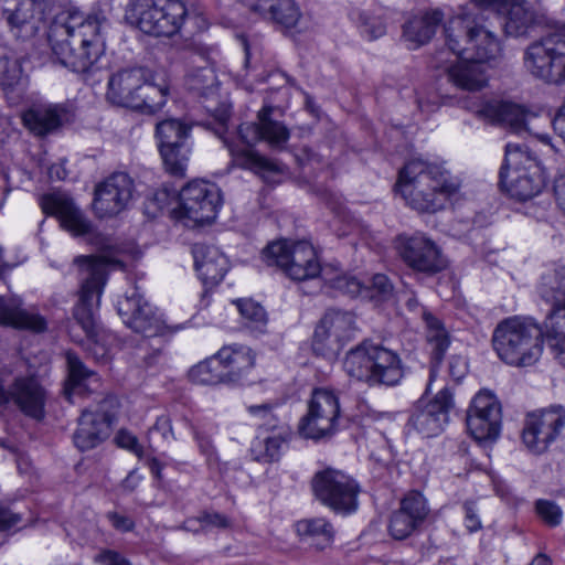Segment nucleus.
Segmentation results:
<instances>
[{"label":"nucleus","mask_w":565,"mask_h":565,"mask_svg":"<svg viewBox=\"0 0 565 565\" xmlns=\"http://www.w3.org/2000/svg\"><path fill=\"white\" fill-rule=\"evenodd\" d=\"M106 22L99 12L71 9L57 14L47 34L54 61L75 73L94 71L106 51Z\"/></svg>","instance_id":"obj_1"},{"label":"nucleus","mask_w":565,"mask_h":565,"mask_svg":"<svg viewBox=\"0 0 565 565\" xmlns=\"http://www.w3.org/2000/svg\"><path fill=\"white\" fill-rule=\"evenodd\" d=\"M108 259L98 256H77L74 264L82 275L79 300L74 309V318L85 332L82 342L85 351L98 363H107L111 356L114 337L96 324L94 312L99 305L106 282Z\"/></svg>","instance_id":"obj_2"},{"label":"nucleus","mask_w":565,"mask_h":565,"mask_svg":"<svg viewBox=\"0 0 565 565\" xmlns=\"http://www.w3.org/2000/svg\"><path fill=\"white\" fill-rule=\"evenodd\" d=\"M396 188L414 210L435 213L459 193L461 180L444 164L413 159L399 171Z\"/></svg>","instance_id":"obj_3"},{"label":"nucleus","mask_w":565,"mask_h":565,"mask_svg":"<svg viewBox=\"0 0 565 565\" xmlns=\"http://www.w3.org/2000/svg\"><path fill=\"white\" fill-rule=\"evenodd\" d=\"M169 93V84L157 82L149 70L126 67L109 76L106 97L114 105L154 114L166 105Z\"/></svg>","instance_id":"obj_4"},{"label":"nucleus","mask_w":565,"mask_h":565,"mask_svg":"<svg viewBox=\"0 0 565 565\" xmlns=\"http://www.w3.org/2000/svg\"><path fill=\"white\" fill-rule=\"evenodd\" d=\"M544 332L531 318L510 317L497 324L492 347L498 358L514 367L534 365L544 348Z\"/></svg>","instance_id":"obj_5"},{"label":"nucleus","mask_w":565,"mask_h":565,"mask_svg":"<svg viewBox=\"0 0 565 565\" xmlns=\"http://www.w3.org/2000/svg\"><path fill=\"white\" fill-rule=\"evenodd\" d=\"M271 111V107H263L257 114V121L245 122L238 127V136L246 148H238L224 140L233 160L239 167L255 171L278 170L275 162L250 149L259 141H266L273 148H281L288 141V128L282 122L273 120Z\"/></svg>","instance_id":"obj_6"},{"label":"nucleus","mask_w":565,"mask_h":565,"mask_svg":"<svg viewBox=\"0 0 565 565\" xmlns=\"http://www.w3.org/2000/svg\"><path fill=\"white\" fill-rule=\"evenodd\" d=\"M445 38L454 54H467L482 63L498 58L502 52L499 39L486 26L482 17L466 8L449 19L445 25Z\"/></svg>","instance_id":"obj_7"},{"label":"nucleus","mask_w":565,"mask_h":565,"mask_svg":"<svg viewBox=\"0 0 565 565\" xmlns=\"http://www.w3.org/2000/svg\"><path fill=\"white\" fill-rule=\"evenodd\" d=\"M186 15L181 0H130L126 21L153 36H172L179 32Z\"/></svg>","instance_id":"obj_8"},{"label":"nucleus","mask_w":565,"mask_h":565,"mask_svg":"<svg viewBox=\"0 0 565 565\" xmlns=\"http://www.w3.org/2000/svg\"><path fill=\"white\" fill-rule=\"evenodd\" d=\"M500 183L511 198L526 201L537 195L544 186V174L535 158L519 145L505 146Z\"/></svg>","instance_id":"obj_9"},{"label":"nucleus","mask_w":565,"mask_h":565,"mask_svg":"<svg viewBox=\"0 0 565 565\" xmlns=\"http://www.w3.org/2000/svg\"><path fill=\"white\" fill-rule=\"evenodd\" d=\"M524 66L545 83L565 82V23H557L526 49Z\"/></svg>","instance_id":"obj_10"},{"label":"nucleus","mask_w":565,"mask_h":565,"mask_svg":"<svg viewBox=\"0 0 565 565\" xmlns=\"http://www.w3.org/2000/svg\"><path fill=\"white\" fill-rule=\"evenodd\" d=\"M263 259L281 268L292 280L313 279L322 273L317 252L308 241L273 242L263 250Z\"/></svg>","instance_id":"obj_11"},{"label":"nucleus","mask_w":565,"mask_h":565,"mask_svg":"<svg viewBox=\"0 0 565 565\" xmlns=\"http://www.w3.org/2000/svg\"><path fill=\"white\" fill-rule=\"evenodd\" d=\"M340 418L339 393L329 387H318L311 393L307 413L299 420L298 431L307 439L329 438L339 430Z\"/></svg>","instance_id":"obj_12"},{"label":"nucleus","mask_w":565,"mask_h":565,"mask_svg":"<svg viewBox=\"0 0 565 565\" xmlns=\"http://www.w3.org/2000/svg\"><path fill=\"white\" fill-rule=\"evenodd\" d=\"M313 497L332 512L348 515L356 511L360 486L342 470L326 468L311 479Z\"/></svg>","instance_id":"obj_13"},{"label":"nucleus","mask_w":565,"mask_h":565,"mask_svg":"<svg viewBox=\"0 0 565 565\" xmlns=\"http://www.w3.org/2000/svg\"><path fill=\"white\" fill-rule=\"evenodd\" d=\"M222 205V195L216 184L194 180L182 188L178 195V205L172 207L175 220H189L195 224L210 223L215 220Z\"/></svg>","instance_id":"obj_14"},{"label":"nucleus","mask_w":565,"mask_h":565,"mask_svg":"<svg viewBox=\"0 0 565 565\" xmlns=\"http://www.w3.org/2000/svg\"><path fill=\"white\" fill-rule=\"evenodd\" d=\"M354 316L348 311L329 310L318 322L312 350L316 354L333 358L355 337Z\"/></svg>","instance_id":"obj_15"},{"label":"nucleus","mask_w":565,"mask_h":565,"mask_svg":"<svg viewBox=\"0 0 565 565\" xmlns=\"http://www.w3.org/2000/svg\"><path fill=\"white\" fill-rule=\"evenodd\" d=\"M454 406V394L445 386L430 402L419 399L414 405L407 425L423 437H435L444 430Z\"/></svg>","instance_id":"obj_16"},{"label":"nucleus","mask_w":565,"mask_h":565,"mask_svg":"<svg viewBox=\"0 0 565 565\" xmlns=\"http://www.w3.org/2000/svg\"><path fill=\"white\" fill-rule=\"evenodd\" d=\"M565 426V409L561 406L527 415L522 431L525 447L542 454L556 440Z\"/></svg>","instance_id":"obj_17"},{"label":"nucleus","mask_w":565,"mask_h":565,"mask_svg":"<svg viewBox=\"0 0 565 565\" xmlns=\"http://www.w3.org/2000/svg\"><path fill=\"white\" fill-rule=\"evenodd\" d=\"M467 428L478 441L494 440L501 428V406L489 391H480L467 412Z\"/></svg>","instance_id":"obj_18"},{"label":"nucleus","mask_w":565,"mask_h":565,"mask_svg":"<svg viewBox=\"0 0 565 565\" xmlns=\"http://www.w3.org/2000/svg\"><path fill=\"white\" fill-rule=\"evenodd\" d=\"M50 0H4L3 17L17 38L29 39L41 29Z\"/></svg>","instance_id":"obj_19"},{"label":"nucleus","mask_w":565,"mask_h":565,"mask_svg":"<svg viewBox=\"0 0 565 565\" xmlns=\"http://www.w3.org/2000/svg\"><path fill=\"white\" fill-rule=\"evenodd\" d=\"M117 311L122 322L135 332L153 337L162 330L161 319L137 287L118 300Z\"/></svg>","instance_id":"obj_20"},{"label":"nucleus","mask_w":565,"mask_h":565,"mask_svg":"<svg viewBox=\"0 0 565 565\" xmlns=\"http://www.w3.org/2000/svg\"><path fill=\"white\" fill-rule=\"evenodd\" d=\"M396 248L403 260L418 271L437 273L445 267L439 247L424 234L398 236Z\"/></svg>","instance_id":"obj_21"},{"label":"nucleus","mask_w":565,"mask_h":565,"mask_svg":"<svg viewBox=\"0 0 565 565\" xmlns=\"http://www.w3.org/2000/svg\"><path fill=\"white\" fill-rule=\"evenodd\" d=\"M134 181L125 172L113 173L95 190L93 209L100 218L111 217L126 209L132 198Z\"/></svg>","instance_id":"obj_22"},{"label":"nucleus","mask_w":565,"mask_h":565,"mask_svg":"<svg viewBox=\"0 0 565 565\" xmlns=\"http://www.w3.org/2000/svg\"><path fill=\"white\" fill-rule=\"evenodd\" d=\"M110 404V401H104L94 412L83 411L73 436L74 444L79 450L93 449L109 437L115 419V414L108 409Z\"/></svg>","instance_id":"obj_23"},{"label":"nucleus","mask_w":565,"mask_h":565,"mask_svg":"<svg viewBox=\"0 0 565 565\" xmlns=\"http://www.w3.org/2000/svg\"><path fill=\"white\" fill-rule=\"evenodd\" d=\"M429 508L425 497L417 491L406 494L399 508L391 514L388 533L395 540H405L426 521Z\"/></svg>","instance_id":"obj_24"},{"label":"nucleus","mask_w":565,"mask_h":565,"mask_svg":"<svg viewBox=\"0 0 565 565\" xmlns=\"http://www.w3.org/2000/svg\"><path fill=\"white\" fill-rule=\"evenodd\" d=\"M537 291L540 297L551 306L545 321L547 334L555 329H565V267L544 274Z\"/></svg>","instance_id":"obj_25"},{"label":"nucleus","mask_w":565,"mask_h":565,"mask_svg":"<svg viewBox=\"0 0 565 565\" xmlns=\"http://www.w3.org/2000/svg\"><path fill=\"white\" fill-rule=\"evenodd\" d=\"M41 206L45 214L56 216L62 227L73 236H88L94 233L92 223L67 195H45L42 198Z\"/></svg>","instance_id":"obj_26"},{"label":"nucleus","mask_w":565,"mask_h":565,"mask_svg":"<svg viewBox=\"0 0 565 565\" xmlns=\"http://www.w3.org/2000/svg\"><path fill=\"white\" fill-rule=\"evenodd\" d=\"M479 115L510 128L515 134L532 132L531 124L537 116L521 105L490 100L476 110Z\"/></svg>","instance_id":"obj_27"},{"label":"nucleus","mask_w":565,"mask_h":565,"mask_svg":"<svg viewBox=\"0 0 565 565\" xmlns=\"http://www.w3.org/2000/svg\"><path fill=\"white\" fill-rule=\"evenodd\" d=\"M8 404L13 403L23 414L41 419L44 414L45 391L34 376H19L8 388Z\"/></svg>","instance_id":"obj_28"},{"label":"nucleus","mask_w":565,"mask_h":565,"mask_svg":"<svg viewBox=\"0 0 565 565\" xmlns=\"http://www.w3.org/2000/svg\"><path fill=\"white\" fill-rule=\"evenodd\" d=\"M323 278L331 288L351 297L359 296L365 291L371 298L386 300L393 294V285L388 277L383 274L374 275L369 287H364L358 278L347 274H337L335 276L328 278L323 273Z\"/></svg>","instance_id":"obj_29"},{"label":"nucleus","mask_w":565,"mask_h":565,"mask_svg":"<svg viewBox=\"0 0 565 565\" xmlns=\"http://www.w3.org/2000/svg\"><path fill=\"white\" fill-rule=\"evenodd\" d=\"M404 376L398 354L381 344H374L370 386H395Z\"/></svg>","instance_id":"obj_30"},{"label":"nucleus","mask_w":565,"mask_h":565,"mask_svg":"<svg viewBox=\"0 0 565 565\" xmlns=\"http://www.w3.org/2000/svg\"><path fill=\"white\" fill-rule=\"evenodd\" d=\"M193 257L198 275L205 286H215L223 280L228 260L218 247L195 245Z\"/></svg>","instance_id":"obj_31"},{"label":"nucleus","mask_w":565,"mask_h":565,"mask_svg":"<svg viewBox=\"0 0 565 565\" xmlns=\"http://www.w3.org/2000/svg\"><path fill=\"white\" fill-rule=\"evenodd\" d=\"M0 324L34 332H42L47 326L44 317L34 311L22 308V302L19 298H4L1 296Z\"/></svg>","instance_id":"obj_32"},{"label":"nucleus","mask_w":565,"mask_h":565,"mask_svg":"<svg viewBox=\"0 0 565 565\" xmlns=\"http://www.w3.org/2000/svg\"><path fill=\"white\" fill-rule=\"evenodd\" d=\"M249 9L265 20L291 29L297 25L301 12L294 0H249Z\"/></svg>","instance_id":"obj_33"},{"label":"nucleus","mask_w":565,"mask_h":565,"mask_svg":"<svg viewBox=\"0 0 565 565\" xmlns=\"http://www.w3.org/2000/svg\"><path fill=\"white\" fill-rule=\"evenodd\" d=\"M423 318L426 322V340L433 360L429 380L426 386V393H429L437 379V366L441 363L450 345V337L443 322L431 313L424 311Z\"/></svg>","instance_id":"obj_34"},{"label":"nucleus","mask_w":565,"mask_h":565,"mask_svg":"<svg viewBox=\"0 0 565 565\" xmlns=\"http://www.w3.org/2000/svg\"><path fill=\"white\" fill-rule=\"evenodd\" d=\"M482 62L478 60H461L447 67V75L450 83L456 87L478 92L488 86L489 76Z\"/></svg>","instance_id":"obj_35"},{"label":"nucleus","mask_w":565,"mask_h":565,"mask_svg":"<svg viewBox=\"0 0 565 565\" xmlns=\"http://www.w3.org/2000/svg\"><path fill=\"white\" fill-rule=\"evenodd\" d=\"M443 18L444 14L440 10H431L409 19L403 26V39L408 43V47L416 50L428 43L435 35Z\"/></svg>","instance_id":"obj_36"},{"label":"nucleus","mask_w":565,"mask_h":565,"mask_svg":"<svg viewBox=\"0 0 565 565\" xmlns=\"http://www.w3.org/2000/svg\"><path fill=\"white\" fill-rule=\"evenodd\" d=\"M227 383L241 381L255 365V353L245 345H226L218 352Z\"/></svg>","instance_id":"obj_37"},{"label":"nucleus","mask_w":565,"mask_h":565,"mask_svg":"<svg viewBox=\"0 0 565 565\" xmlns=\"http://www.w3.org/2000/svg\"><path fill=\"white\" fill-rule=\"evenodd\" d=\"M64 115L60 105H35L22 114V121L32 134L45 136L62 125Z\"/></svg>","instance_id":"obj_38"},{"label":"nucleus","mask_w":565,"mask_h":565,"mask_svg":"<svg viewBox=\"0 0 565 565\" xmlns=\"http://www.w3.org/2000/svg\"><path fill=\"white\" fill-rule=\"evenodd\" d=\"M374 344L370 341H363L361 344L351 349L343 361V370L352 380L363 382L370 386L372 375Z\"/></svg>","instance_id":"obj_39"},{"label":"nucleus","mask_w":565,"mask_h":565,"mask_svg":"<svg viewBox=\"0 0 565 565\" xmlns=\"http://www.w3.org/2000/svg\"><path fill=\"white\" fill-rule=\"evenodd\" d=\"M295 526L300 539L318 550L330 546L334 540V527L326 518L303 519L298 521Z\"/></svg>","instance_id":"obj_40"},{"label":"nucleus","mask_w":565,"mask_h":565,"mask_svg":"<svg viewBox=\"0 0 565 565\" xmlns=\"http://www.w3.org/2000/svg\"><path fill=\"white\" fill-rule=\"evenodd\" d=\"M500 14L505 17L504 31L510 36H522L536 22L535 13L526 7L525 0H507Z\"/></svg>","instance_id":"obj_41"},{"label":"nucleus","mask_w":565,"mask_h":565,"mask_svg":"<svg viewBox=\"0 0 565 565\" xmlns=\"http://www.w3.org/2000/svg\"><path fill=\"white\" fill-rule=\"evenodd\" d=\"M218 79L215 71L202 57L192 61V66L185 75V85L190 90L202 96H212L218 88Z\"/></svg>","instance_id":"obj_42"},{"label":"nucleus","mask_w":565,"mask_h":565,"mask_svg":"<svg viewBox=\"0 0 565 565\" xmlns=\"http://www.w3.org/2000/svg\"><path fill=\"white\" fill-rule=\"evenodd\" d=\"M68 380L65 386V393L71 396L88 388V383H98L97 374L89 371L81 359L73 352L66 353Z\"/></svg>","instance_id":"obj_43"},{"label":"nucleus","mask_w":565,"mask_h":565,"mask_svg":"<svg viewBox=\"0 0 565 565\" xmlns=\"http://www.w3.org/2000/svg\"><path fill=\"white\" fill-rule=\"evenodd\" d=\"M386 15L384 9L363 10L353 15V21L362 36L370 41L376 40L386 33Z\"/></svg>","instance_id":"obj_44"},{"label":"nucleus","mask_w":565,"mask_h":565,"mask_svg":"<svg viewBox=\"0 0 565 565\" xmlns=\"http://www.w3.org/2000/svg\"><path fill=\"white\" fill-rule=\"evenodd\" d=\"M189 379L191 382L202 385L227 383L218 353L191 367Z\"/></svg>","instance_id":"obj_45"},{"label":"nucleus","mask_w":565,"mask_h":565,"mask_svg":"<svg viewBox=\"0 0 565 565\" xmlns=\"http://www.w3.org/2000/svg\"><path fill=\"white\" fill-rule=\"evenodd\" d=\"M191 131V126L181 119L166 118L156 125L158 147L183 146Z\"/></svg>","instance_id":"obj_46"},{"label":"nucleus","mask_w":565,"mask_h":565,"mask_svg":"<svg viewBox=\"0 0 565 565\" xmlns=\"http://www.w3.org/2000/svg\"><path fill=\"white\" fill-rule=\"evenodd\" d=\"M233 302L236 305L246 328L253 332H265L268 318L263 306L252 299H237Z\"/></svg>","instance_id":"obj_47"},{"label":"nucleus","mask_w":565,"mask_h":565,"mask_svg":"<svg viewBox=\"0 0 565 565\" xmlns=\"http://www.w3.org/2000/svg\"><path fill=\"white\" fill-rule=\"evenodd\" d=\"M284 439L280 435L257 436L252 443L250 452L259 462H273L279 459Z\"/></svg>","instance_id":"obj_48"},{"label":"nucleus","mask_w":565,"mask_h":565,"mask_svg":"<svg viewBox=\"0 0 565 565\" xmlns=\"http://www.w3.org/2000/svg\"><path fill=\"white\" fill-rule=\"evenodd\" d=\"M159 151L166 170L177 177H184L188 161L189 149L183 146H161Z\"/></svg>","instance_id":"obj_49"},{"label":"nucleus","mask_w":565,"mask_h":565,"mask_svg":"<svg viewBox=\"0 0 565 565\" xmlns=\"http://www.w3.org/2000/svg\"><path fill=\"white\" fill-rule=\"evenodd\" d=\"M22 67L19 61L11 56L4 49L0 47V86L3 90L11 89L20 84Z\"/></svg>","instance_id":"obj_50"},{"label":"nucleus","mask_w":565,"mask_h":565,"mask_svg":"<svg viewBox=\"0 0 565 565\" xmlns=\"http://www.w3.org/2000/svg\"><path fill=\"white\" fill-rule=\"evenodd\" d=\"M230 520L217 512H203L196 519H189L184 522V527L189 531H204L212 527L226 529L230 526Z\"/></svg>","instance_id":"obj_51"},{"label":"nucleus","mask_w":565,"mask_h":565,"mask_svg":"<svg viewBox=\"0 0 565 565\" xmlns=\"http://www.w3.org/2000/svg\"><path fill=\"white\" fill-rule=\"evenodd\" d=\"M535 510L540 519L548 526H557L563 520L562 509L548 500H537Z\"/></svg>","instance_id":"obj_52"},{"label":"nucleus","mask_w":565,"mask_h":565,"mask_svg":"<svg viewBox=\"0 0 565 565\" xmlns=\"http://www.w3.org/2000/svg\"><path fill=\"white\" fill-rule=\"evenodd\" d=\"M115 440L120 448L127 449L132 454L137 455L138 457L142 456L143 448L139 444L138 438L132 433L126 429H120L117 433Z\"/></svg>","instance_id":"obj_53"},{"label":"nucleus","mask_w":565,"mask_h":565,"mask_svg":"<svg viewBox=\"0 0 565 565\" xmlns=\"http://www.w3.org/2000/svg\"><path fill=\"white\" fill-rule=\"evenodd\" d=\"M177 200L175 193L170 191L168 188H161L154 191L149 199V202L154 205L158 210H163L169 206L172 201Z\"/></svg>","instance_id":"obj_54"},{"label":"nucleus","mask_w":565,"mask_h":565,"mask_svg":"<svg viewBox=\"0 0 565 565\" xmlns=\"http://www.w3.org/2000/svg\"><path fill=\"white\" fill-rule=\"evenodd\" d=\"M95 561L102 565H131L119 553L111 550H104L95 556Z\"/></svg>","instance_id":"obj_55"},{"label":"nucleus","mask_w":565,"mask_h":565,"mask_svg":"<svg viewBox=\"0 0 565 565\" xmlns=\"http://www.w3.org/2000/svg\"><path fill=\"white\" fill-rule=\"evenodd\" d=\"M22 520L19 513L11 511L9 508L0 505V532L10 530L18 525Z\"/></svg>","instance_id":"obj_56"},{"label":"nucleus","mask_w":565,"mask_h":565,"mask_svg":"<svg viewBox=\"0 0 565 565\" xmlns=\"http://www.w3.org/2000/svg\"><path fill=\"white\" fill-rule=\"evenodd\" d=\"M465 510V525L470 533L477 532L482 527L481 521L476 512L472 503L466 502Z\"/></svg>","instance_id":"obj_57"},{"label":"nucleus","mask_w":565,"mask_h":565,"mask_svg":"<svg viewBox=\"0 0 565 565\" xmlns=\"http://www.w3.org/2000/svg\"><path fill=\"white\" fill-rule=\"evenodd\" d=\"M247 411L252 416L265 420L268 424L275 422L271 404L250 405L247 407Z\"/></svg>","instance_id":"obj_58"},{"label":"nucleus","mask_w":565,"mask_h":565,"mask_svg":"<svg viewBox=\"0 0 565 565\" xmlns=\"http://www.w3.org/2000/svg\"><path fill=\"white\" fill-rule=\"evenodd\" d=\"M107 518L110 521L111 525L118 531L128 532L134 529V521L126 515H121L116 512H109L107 514Z\"/></svg>","instance_id":"obj_59"},{"label":"nucleus","mask_w":565,"mask_h":565,"mask_svg":"<svg viewBox=\"0 0 565 565\" xmlns=\"http://www.w3.org/2000/svg\"><path fill=\"white\" fill-rule=\"evenodd\" d=\"M548 337H553L556 340L554 344L556 356L559 363L565 365V329H555L548 333Z\"/></svg>","instance_id":"obj_60"},{"label":"nucleus","mask_w":565,"mask_h":565,"mask_svg":"<svg viewBox=\"0 0 565 565\" xmlns=\"http://www.w3.org/2000/svg\"><path fill=\"white\" fill-rule=\"evenodd\" d=\"M152 430L159 431L164 439H169V438L174 439L172 424L168 416L158 417L157 422L154 423V425L152 427Z\"/></svg>","instance_id":"obj_61"},{"label":"nucleus","mask_w":565,"mask_h":565,"mask_svg":"<svg viewBox=\"0 0 565 565\" xmlns=\"http://www.w3.org/2000/svg\"><path fill=\"white\" fill-rule=\"evenodd\" d=\"M507 0H471V3L480 9H489L501 13Z\"/></svg>","instance_id":"obj_62"},{"label":"nucleus","mask_w":565,"mask_h":565,"mask_svg":"<svg viewBox=\"0 0 565 565\" xmlns=\"http://www.w3.org/2000/svg\"><path fill=\"white\" fill-rule=\"evenodd\" d=\"M466 363L460 358H454L450 361V374L457 379L461 377L465 373Z\"/></svg>","instance_id":"obj_63"},{"label":"nucleus","mask_w":565,"mask_h":565,"mask_svg":"<svg viewBox=\"0 0 565 565\" xmlns=\"http://www.w3.org/2000/svg\"><path fill=\"white\" fill-rule=\"evenodd\" d=\"M194 437L198 440L201 452L211 456L213 454V445L210 438L200 436L198 433H194Z\"/></svg>","instance_id":"obj_64"}]
</instances>
